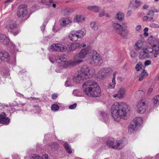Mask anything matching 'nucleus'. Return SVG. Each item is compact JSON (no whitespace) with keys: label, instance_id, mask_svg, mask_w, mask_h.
Instances as JSON below:
<instances>
[{"label":"nucleus","instance_id":"obj_9","mask_svg":"<svg viewBox=\"0 0 159 159\" xmlns=\"http://www.w3.org/2000/svg\"><path fill=\"white\" fill-rule=\"evenodd\" d=\"M83 86L85 89L84 90V92L87 91H89V89H93V88H96L98 86L97 83L93 80H88L85 82L83 85Z\"/></svg>","mask_w":159,"mask_h":159},{"label":"nucleus","instance_id":"obj_52","mask_svg":"<svg viewBox=\"0 0 159 159\" xmlns=\"http://www.w3.org/2000/svg\"><path fill=\"white\" fill-rule=\"evenodd\" d=\"M156 45H155V44L153 46V48H152L153 51H155V52H156V50H157V48L155 49V48L156 47Z\"/></svg>","mask_w":159,"mask_h":159},{"label":"nucleus","instance_id":"obj_25","mask_svg":"<svg viewBox=\"0 0 159 159\" xmlns=\"http://www.w3.org/2000/svg\"><path fill=\"white\" fill-rule=\"evenodd\" d=\"M143 71L139 75V81H141L143 79L145 78L148 75V74L147 73L146 70H143Z\"/></svg>","mask_w":159,"mask_h":159},{"label":"nucleus","instance_id":"obj_48","mask_svg":"<svg viewBox=\"0 0 159 159\" xmlns=\"http://www.w3.org/2000/svg\"><path fill=\"white\" fill-rule=\"evenodd\" d=\"M153 89L152 88H150L148 90V94H150L152 91Z\"/></svg>","mask_w":159,"mask_h":159},{"label":"nucleus","instance_id":"obj_4","mask_svg":"<svg viewBox=\"0 0 159 159\" xmlns=\"http://www.w3.org/2000/svg\"><path fill=\"white\" fill-rule=\"evenodd\" d=\"M68 45L65 44H53L50 47V50L53 51L63 52L67 50Z\"/></svg>","mask_w":159,"mask_h":159},{"label":"nucleus","instance_id":"obj_64","mask_svg":"<svg viewBox=\"0 0 159 159\" xmlns=\"http://www.w3.org/2000/svg\"><path fill=\"white\" fill-rule=\"evenodd\" d=\"M159 0H155V2H157L159 1Z\"/></svg>","mask_w":159,"mask_h":159},{"label":"nucleus","instance_id":"obj_12","mask_svg":"<svg viewBox=\"0 0 159 159\" xmlns=\"http://www.w3.org/2000/svg\"><path fill=\"white\" fill-rule=\"evenodd\" d=\"M106 144L107 145L114 149H120L123 148L122 144L118 143L115 142L114 143L113 142L108 140L107 141Z\"/></svg>","mask_w":159,"mask_h":159},{"label":"nucleus","instance_id":"obj_7","mask_svg":"<svg viewBox=\"0 0 159 159\" xmlns=\"http://www.w3.org/2000/svg\"><path fill=\"white\" fill-rule=\"evenodd\" d=\"M89 89V91L84 92L86 95L94 97H98L100 95L101 89L99 86Z\"/></svg>","mask_w":159,"mask_h":159},{"label":"nucleus","instance_id":"obj_58","mask_svg":"<svg viewBox=\"0 0 159 159\" xmlns=\"http://www.w3.org/2000/svg\"><path fill=\"white\" fill-rule=\"evenodd\" d=\"M148 28H145L144 29V31L146 32L148 31Z\"/></svg>","mask_w":159,"mask_h":159},{"label":"nucleus","instance_id":"obj_51","mask_svg":"<svg viewBox=\"0 0 159 159\" xmlns=\"http://www.w3.org/2000/svg\"><path fill=\"white\" fill-rule=\"evenodd\" d=\"M148 19H149L148 16H144L143 17V21H147V20Z\"/></svg>","mask_w":159,"mask_h":159},{"label":"nucleus","instance_id":"obj_36","mask_svg":"<svg viewBox=\"0 0 159 159\" xmlns=\"http://www.w3.org/2000/svg\"><path fill=\"white\" fill-rule=\"evenodd\" d=\"M142 65L140 63H138L135 67V69L137 71L140 70L142 69Z\"/></svg>","mask_w":159,"mask_h":159},{"label":"nucleus","instance_id":"obj_63","mask_svg":"<svg viewBox=\"0 0 159 159\" xmlns=\"http://www.w3.org/2000/svg\"><path fill=\"white\" fill-rule=\"evenodd\" d=\"M106 16L107 17H109V15L108 14H106Z\"/></svg>","mask_w":159,"mask_h":159},{"label":"nucleus","instance_id":"obj_54","mask_svg":"<svg viewBox=\"0 0 159 159\" xmlns=\"http://www.w3.org/2000/svg\"><path fill=\"white\" fill-rule=\"evenodd\" d=\"M122 27L123 26L124 27H127V25L126 23H124L122 24Z\"/></svg>","mask_w":159,"mask_h":159},{"label":"nucleus","instance_id":"obj_23","mask_svg":"<svg viewBox=\"0 0 159 159\" xmlns=\"http://www.w3.org/2000/svg\"><path fill=\"white\" fill-rule=\"evenodd\" d=\"M87 8L89 10L93 11L95 12H98L100 9L98 6H88Z\"/></svg>","mask_w":159,"mask_h":159},{"label":"nucleus","instance_id":"obj_1","mask_svg":"<svg viewBox=\"0 0 159 159\" xmlns=\"http://www.w3.org/2000/svg\"><path fill=\"white\" fill-rule=\"evenodd\" d=\"M128 106L124 102H116L111 106V112L114 120L119 121L125 116L128 110Z\"/></svg>","mask_w":159,"mask_h":159},{"label":"nucleus","instance_id":"obj_8","mask_svg":"<svg viewBox=\"0 0 159 159\" xmlns=\"http://www.w3.org/2000/svg\"><path fill=\"white\" fill-rule=\"evenodd\" d=\"M27 13V7L25 5H22L19 6L18 8L17 14L18 17L23 18Z\"/></svg>","mask_w":159,"mask_h":159},{"label":"nucleus","instance_id":"obj_60","mask_svg":"<svg viewBox=\"0 0 159 159\" xmlns=\"http://www.w3.org/2000/svg\"><path fill=\"white\" fill-rule=\"evenodd\" d=\"M81 46H82V47L83 48H84L86 47V45L85 44H83L82 45H80Z\"/></svg>","mask_w":159,"mask_h":159},{"label":"nucleus","instance_id":"obj_14","mask_svg":"<svg viewBox=\"0 0 159 159\" xmlns=\"http://www.w3.org/2000/svg\"><path fill=\"white\" fill-rule=\"evenodd\" d=\"M89 52V50L86 48H83L80 52L76 55L77 57L80 59L85 58Z\"/></svg>","mask_w":159,"mask_h":159},{"label":"nucleus","instance_id":"obj_37","mask_svg":"<svg viewBox=\"0 0 159 159\" xmlns=\"http://www.w3.org/2000/svg\"><path fill=\"white\" fill-rule=\"evenodd\" d=\"M32 159H42V157H40L38 155L36 154H34L32 155Z\"/></svg>","mask_w":159,"mask_h":159},{"label":"nucleus","instance_id":"obj_43","mask_svg":"<svg viewBox=\"0 0 159 159\" xmlns=\"http://www.w3.org/2000/svg\"><path fill=\"white\" fill-rule=\"evenodd\" d=\"M136 56V52L134 51H132L131 52V57H134Z\"/></svg>","mask_w":159,"mask_h":159},{"label":"nucleus","instance_id":"obj_40","mask_svg":"<svg viewBox=\"0 0 159 159\" xmlns=\"http://www.w3.org/2000/svg\"><path fill=\"white\" fill-rule=\"evenodd\" d=\"M77 106V104L76 103H75L74 104H73L69 106V108L71 109H74L76 106Z\"/></svg>","mask_w":159,"mask_h":159},{"label":"nucleus","instance_id":"obj_11","mask_svg":"<svg viewBox=\"0 0 159 159\" xmlns=\"http://www.w3.org/2000/svg\"><path fill=\"white\" fill-rule=\"evenodd\" d=\"M59 60L61 61L65 62L68 65L71 66H76L80 63L82 62L83 60H76L73 61H70L68 62L66 61V59L64 58L63 57H61L59 58Z\"/></svg>","mask_w":159,"mask_h":159},{"label":"nucleus","instance_id":"obj_33","mask_svg":"<svg viewBox=\"0 0 159 159\" xmlns=\"http://www.w3.org/2000/svg\"><path fill=\"white\" fill-rule=\"evenodd\" d=\"M135 45L137 48H136V49L139 50L142 48V43L141 41H138L136 43Z\"/></svg>","mask_w":159,"mask_h":159},{"label":"nucleus","instance_id":"obj_55","mask_svg":"<svg viewBox=\"0 0 159 159\" xmlns=\"http://www.w3.org/2000/svg\"><path fill=\"white\" fill-rule=\"evenodd\" d=\"M142 52H148L147 49H143V51Z\"/></svg>","mask_w":159,"mask_h":159},{"label":"nucleus","instance_id":"obj_32","mask_svg":"<svg viewBox=\"0 0 159 159\" xmlns=\"http://www.w3.org/2000/svg\"><path fill=\"white\" fill-rule=\"evenodd\" d=\"M66 151L69 153H72V150L70 146L67 143H65L64 145Z\"/></svg>","mask_w":159,"mask_h":159},{"label":"nucleus","instance_id":"obj_62","mask_svg":"<svg viewBox=\"0 0 159 159\" xmlns=\"http://www.w3.org/2000/svg\"><path fill=\"white\" fill-rule=\"evenodd\" d=\"M144 34L146 36H147L148 35V33H144Z\"/></svg>","mask_w":159,"mask_h":159},{"label":"nucleus","instance_id":"obj_20","mask_svg":"<svg viewBox=\"0 0 159 159\" xmlns=\"http://www.w3.org/2000/svg\"><path fill=\"white\" fill-rule=\"evenodd\" d=\"M68 37L69 39L72 41H76L78 38L76 32L74 31L71 32L69 34Z\"/></svg>","mask_w":159,"mask_h":159},{"label":"nucleus","instance_id":"obj_46","mask_svg":"<svg viewBox=\"0 0 159 159\" xmlns=\"http://www.w3.org/2000/svg\"><path fill=\"white\" fill-rule=\"evenodd\" d=\"M48 155L47 154H45L43 155L42 159H48Z\"/></svg>","mask_w":159,"mask_h":159},{"label":"nucleus","instance_id":"obj_21","mask_svg":"<svg viewBox=\"0 0 159 159\" xmlns=\"http://www.w3.org/2000/svg\"><path fill=\"white\" fill-rule=\"evenodd\" d=\"M117 74V72H114L113 74V78L112 80V82L109 84L108 87V88L110 89H112L113 88L116 84V81H115V78L116 75Z\"/></svg>","mask_w":159,"mask_h":159},{"label":"nucleus","instance_id":"obj_34","mask_svg":"<svg viewBox=\"0 0 159 159\" xmlns=\"http://www.w3.org/2000/svg\"><path fill=\"white\" fill-rule=\"evenodd\" d=\"M147 15L149 16L148 18L150 19V20H152L153 19V17L154 15V12L152 10H150L148 11Z\"/></svg>","mask_w":159,"mask_h":159},{"label":"nucleus","instance_id":"obj_59","mask_svg":"<svg viewBox=\"0 0 159 159\" xmlns=\"http://www.w3.org/2000/svg\"><path fill=\"white\" fill-rule=\"evenodd\" d=\"M49 2L50 3H52L53 2V0H49Z\"/></svg>","mask_w":159,"mask_h":159},{"label":"nucleus","instance_id":"obj_15","mask_svg":"<svg viewBox=\"0 0 159 159\" xmlns=\"http://www.w3.org/2000/svg\"><path fill=\"white\" fill-rule=\"evenodd\" d=\"M10 119L6 117V115L4 112H2L0 115V123L5 124H8Z\"/></svg>","mask_w":159,"mask_h":159},{"label":"nucleus","instance_id":"obj_41","mask_svg":"<svg viewBox=\"0 0 159 159\" xmlns=\"http://www.w3.org/2000/svg\"><path fill=\"white\" fill-rule=\"evenodd\" d=\"M151 62L150 60H148L145 61L144 63V65L146 66H147L150 65L151 64Z\"/></svg>","mask_w":159,"mask_h":159},{"label":"nucleus","instance_id":"obj_16","mask_svg":"<svg viewBox=\"0 0 159 159\" xmlns=\"http://www.w3.org/2000/svg\"><path fill=\"white\" fill-rule=\"evenodd\" d=\"M10 59L9 53L5 51L0 52V59L4 61H8Z\"/></svg>","mask_w":159,"mask_h":159},{"label":"nucleus","instance_id":"obj_28","mask_svg":"<svg viewBox=\"0 0 159 159\" xmlns=\"http://www.w3.org/2000/svg\"><path fill=\"white\" fill-rule=\"evenodd\" d=\"M124 14L121 12H119L116 15V18L119 20H122L124 19Z\"/></svg>","mask_w":159,"mask_h":159},{"label":"nucleus","instance_id":"obj_29","mask_svg":"<svg viewBox=\"0 0 159 159\" xmlns=\"http://www.w3.org/2000/svg\"><path fill=\"white\" fill-rule=\"evenodd\" d=\"M90 26L92 29L94 30H97L98 29V25L95 22H91L90 24Z\"/></svg>","mask_w":159,"mask_h":159},{"label":"nucleus","instance_id":"obj_38","mask_svg":"<svg viewBox=\"0 0 159 159\" xmlns=\"http://www.w3.org/2000/svg\"><path fill=\"white\" fill-rule=\"evenodd\" d=\"M51 109L53 111H56L59 109V107L57 105L53 104L52 106Z\"/></svg>","mask_w":159,"mask_h":159},{"label":"nucleus","instance_id":"obj_39","mask_svg":"<svg viewBox=\"0 0 159 159\" xmlns=\"http://www.w3.org/2000/svg\"><path fill=\"white\" fill-rule=\"evenodd\" d=\"M140 2L139 1L135 0L134 4V7L136 8L138 7L140 5Z\"/></svg>","mask_w":159,"mask_h":159},{"label":"nucleus","instance_id":"obj_56","mask_svg":"<svg viewBox=\"0 0 159 159\" xmlns=\"http://www.w3.org/2000/svg\"><path fill=\"white\" fill-rule=\"evenodd\" d=\"M13 0H7V1L5 2L6 3L8 2H12Z\"/></svg>","mask_w":159,"mask_h":159},{"label":"nucleus","instance_id":"obj_2","mask_svg":"<svg viewBox=\"0 0 159 159\" xmlns=\"http://www.w3.org/2000/svg\"><path fill=\"white\" fill-rule=\"evenodd\" d=\"M94 70L90 69L86 66H84L73 78V81L77 83H82L84 80L92 77L94 74Z\"/></svg>","mask_w":159,"mask_h":159},{"label":"nucleus","instance_id":"obj_6","mask_svg":"<svg viewBox=\"0 0 159 159\" xmlns=\"http://www.w3.org/2000/svg\"><path fill=\"white\" fill-rule=\"evenodd\" d=\"M147 106L145 99H142L138 103L136 106L137 112L140 114L143 113L146 111Z\"/></svg>","mask_w":159,"mask_h":159},{"label":"nucleus","instance_id":"obj_49","mask_svg":"<svg viewBox=\"0 0 159 159\" xmlns=\"http://www.w3.org/2000/svg\"><path fill=\"white\" fill-rule=\"evenodd\" d=\"M57 97V95L55 94H53L52 96V98L53 99H55Z\"/></svg>","mask_w":159,"mask_h":159},{"label":"nucleus","instance_id":"obj_57","mask_svg":"<svg viewBox=\"0 0 159 159\" xmlns=\"http://www.w3.org/2000/svg\"><path fill=\"white\" fill-rule=\"evenodd\" d=\"M52 6L53 8H55L56 7V4L55 3H53L52 4Z\"/></svg>","mask_w":159,"mask_h":159},{"label":"nucleus","instance_id":"obj_22","mask_svg":"<svg viewBox=\"0 0 159 159\" xmlns=\"http://www.w3.org/2000/svg\"><path fill=\"white\" fill-rule=\"evenodd\" d=\"M84 20V17L81 15H77L74 18V21L75 22H81Z\"/></svg>","mask_w":159,"mask_h":159},{"label":"nucleus","instance_id":"obj_5","mask_svg":"<svg viewBox=\"0 0 159 159\" xmlns=\"http://www.w3.org/2000/svg\"><path fill=\"white\" fill-rule=\"evenodd\" d=\"M113 25L117 34L123 37L127 36L129 32L127 29H123V27L118 23H114Z\"/></svg>","mask_w":159,"mask_h":159},{"label":"nucleus","instance_id":"obj_61","mask_svg":"<svg viewBox=\"0 0 159 159\" xmlns=\"http://www.w3.org/2000/svg\"><path fill=\"white\" fill-rule=\"evenodd\" d=\"M131 13V12L130 11H128V14H129V16H130V15Z\"/></svg>","mask_w":159,"mask_h":159},{"label":"nucleus","instance_id":"obj_42","mask_svg":"<svg viewBox=\"0 0 159 159\" xmlns=\"http://www.w3.org/2000/svg\"><path fill=\"white\" fill-rule=\"evenodd\" d=\"M159 50V48L157 47V48L156 51L155 53L154 54V57H157V55H158V51Z\"/></svg>","mask_w":159,"mask_h":159},{"label":"nucleus","instance_id":"obj_17","mask_svg":"<svg viewBox=\"0 0 159 159\" xmlns=\"http://www.w3.org/2000/svg\"><path fill=\"white\" fill-rule=\"evenodd\" d=\"M6 27L11 30H13L16 27V24L12 20L7 21L5 24Z\"/></svg>","mask_w":159,"mask_h":159},{"label":"nucleus","instance_id":"obj_19","mask_svg":"<svg viewBox=\"0 0 159 159\" xmlns=\"http://www.w3.org/2000/svg\"><path fill=\"white\" fill-rule=\"evenodd\" d=\"M0 40L1 42L3 43V44L5 45L8 44L9 42V38L3 34H0Z\"/></svg>","mask_w":159,"mask_h":159},{"label":"nucleus","instance_id":"obj_27","mask_svg":"<svg viewBox=\"0 0 159 159\" xmlns=\"http://www.w3.org/2000/svg\"><path fill=\"white\" fill-rule=\"evenodd\" d=\"M142 121V119L140 117H136L134 119L131 121L134 122L135 124H136L137 125L141 124Z\"/></svg>","mask_w":159,"mask_h":159},{"label":"nucleus","instance_id":"obj_10","mask_svg":"<svg viewBox=\"0 0 159 159\" xmlns=\"http://www.w3.org/2000/svg\"><path fill=\"white\" fill-rule=\"evenodd\" d=\"M112 71V69L110 68H102L98 71V76L101 79H102L107 76Z\"/></svg>","mask_w":159,"mask_h":159},{"label":"nucleus","instance_id":"obj_26","mask_svg":"<svg viewBox=\"0 0 159 159\" xmlns=\"http://www.w3.org/2000/svg\"><path fill=\"white\" fill-rule=\"evenodd\" d=\"M149 55L148 52H140L139 58L141 59H143L148 57Z\"/></svg>","mask_w":159,"mask_h":159},{"label":"nucleus","instance_id":"obj_30","mask_svg":"<svg viewBox=\"0 0 159 159\" xmlns=\"http://www.w3.org/2000/svg\"><path fill=\"white\" fill-rule=\"evenodd\" d=\"M76 34L78 38H81L83 37V36L85 34V33L81 30H78L76 32Z\"/></svg>","mask_w":159,"mask_h":159},{"label":"nucleus","instance_id":"obj_24","mask_svg":"<svg viewBox=\"0 0 159 159\" xmlns=\"http://www.w3.org/2000/svg\"><path fill=\"white\" fill-rule=\"evenodd\" d=\"M61 21L63 26H65L71 23V21L69 18H63L61 20Z\"/></svg>","mask_w":159,"mask_h":159},{"label":"nucleus","instance_id":"obj_31","mask_svg":"<svg viewBox=\"0 0 159 159\" xmlns=\"http://www.w3.org/2000/svg\"><path fill=\"white\" fill-rule=\"evenodd\" d=\"M81 45L79 43H73L71 45V49L72 50H74L80 47Z\"/></svg>","mask_w":159,"mask_h":159},{"label":"nucleus","instance_id":"obj_13","mask_svg":"<svg viewBox=\"0 0 159 159\" xmlns=\"http://www.w3.org/2000/svg\"><path fill=\"white\" fill-rule=\"evenodd\" d=\"M125 94V89L122 88L119 89L117 94H113V96L114 98L117 97L119 99H122L124 97Z\"/></svg>","mask_w":159,"mask_h":159},{"label":"nucleus","instance_id":"obj_50","mask_svg":"<svg viewBox=\"0 0 159 159\" xmlns=\"http://www.w3.org/2000/svg\"><path fill=\"white\" fill-rule=\"evenodd\" d=\"M40 2L43 4H44L45 5L47 4V2L45 0H41Z\"/></svg>","mask_w":159,"mask_h":159},{"label":"nucleus","instance_id":"obj_47","mask_svg":"<svg viewBox=\"0 0 159 159\" xmlns=\"http://www.w3.org/2000/svg\"><path fill=\"white\" fill-rule=\"evenodd\" d=\"M105 15V12L104 11H102L99 14V16L102 17Z\"/></svg>","mask_w":159,"mask_h":159},{"label":"nucleus","instance_id":"obj_35","mask_svg":"<svg viewBox=\"0 0 159 159\" xmlns=\"http://www.w3.org/2000/svg\"><path fill=\"white\" fill-rule=\"evenodd\" d=\"M153 100L154 105L158 104H159V95L155 97Z\"/></svg>","mask_w":159,"mask_h":159},{"label":"nucleus","instance_id":"obj_45","mask_svg":"<svg viewBox=\"0 0 159 159\" xmlns=\"http://www.w3.org/2000/svg\"><path fill=\"white\" fill-rule=\"evenodd\" d=\"M141 26L140 25H138L136 28L137 31H139L141 30Z\"/></svg>","mask_w":159,"mask_h":159},{"label":"nucleus","instance_id":"obj_44","mask_svg":"<svg viewBox=\"0 0 159 159\" xmlns=\"http://www.w3.org/2000/svg\"><path fill=\"white\" fill-rule=\"evenodd\" d=\"M150 25L151 27H154V28H159V25H158L157 24H155L154 23L151 24Z\"/></svg>","mask_w":159,"mask_h":159},{"label":"nucleus","instance_id":"obj_53","mask_svg":"<svg viewBox=\"0 0 159 159\" xmlns=\"http://www.w3.org/2000/svg\"><path fill=\"white\" fill-rule=\"evenodd\" d=\"M148 7V6L147 5H145L143 6V8L144 9H147Z\"/></svg>","mask_w":159,"mask_h":159},{"label":"nucleus","instance_id":"obj_3","mask_svg":"<svg viewBox=\"0 0 159 159\" xmlns=\"http://www.w3.org/2000/svg\"><path fill=\"white\" fill-rule=\"evenodd\" d=\"M87 61L88 63L93 66H100L102 63L101 57L96 51H93L90 52Z\"/></svg>","mask_w":159,"mask_h":159},{"label":"nucleus","instance_id":"obj_18","mask_svg":"<svg viewBox=\"0 0 159 159\" xmlns=\"http://www.w3.org/2000/svg\"><path fill=\"white\" fill-rule=\"evenodd\" d=\"M137 126L134 122H131L128 128L129 132L130 134L134 133L137 129Z\"/></svg>","mask_w":159,"mask_h":159}]
</instances>
